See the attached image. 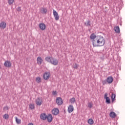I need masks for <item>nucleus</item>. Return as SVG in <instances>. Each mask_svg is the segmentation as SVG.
Segmentation results:
<instances>
[{
	"instance_id": "4",
	"label": "nucleus",
	"mask_w": 125,
	"mask_h": 125,
	"mask_svg": "<svg viewBox=\"0 0 125 125\" xmlns=\"http://www.w3.org/2000/svg\"><path fill=\"white\" fill-rule=\"evenodd\" d=\"M104 99H105L106 103L107 104H110L111 103V101L110 100V98L108 97V93H105L104 94Z\"/></svg>"
},
{
	"instance_id": "3",
	"label": "nucleus",
	"mask_w": 125,
	"mask_h": 125,
	"mask_svg": "<svg viewBox=\"0 0 125 125\" xmlns=\"http://www.w3.org/2000/svg\"><path fill=\"white\" fill-rule=\"evenodd\" d=\"M92 43L93 46H101L100 44H99V42H98V40L97 38H96V39H94L92 41Z\"/></svg>"
},
{
	"instance_id": "13",
	"label": "nucleus",
	"mask_w": 125,
	"mask_h": 125,
	"mask_svg": "<svg viewBox=\"0 0 125 125\" xmlns=\"http://www.w3.org/2000/svg\"><path fill=\"white\" fill-rule=\"evenodd\" d=\"M0 28H1V29H5V28H6V23L4 21H1L0 23Z\"/></svg>"
},
{
	"instance_id": "26",
	"label": "nucleus",
	"mask_w": 125,
	"mask_h": 125,
	"mask_svg": "<svg viewBox=\"0 0 125 125\" xmlns=\"http://www.w3.org/2000/svg\"><path fill=\"white\" fill-rule=\"evenodd\" d=\"M88 123L90 125H93V124L94 123V121H93V120H92V119H90L88 120Z\"/></svg>"
},
{
	"instance_id": "18",
	"label": "nucleus",
	"mask_w": 125,
	"mask_h": 125,
	"mask_svg": "<svg viewBox=\"0 0 125 125\" xmlns=\"http://www.w3.org/2000/svg\"><path fill=\"white\" fill-rule=\"evenodd\" d=\"M36 103L37 105L41 106V105H42V100H41V98H38L36 101Z\"/></svg>"
},
{
	"instance_id": "16",
	"label": "nucleus",
	"mask_w": 125,
	"mask_h": 125,
	"mask_svg": "<svg viewBox=\"0 0 125 125\" xmlns=\"http://www.w3.org/2000/svg\"><path fill=\"white\" fill-rule=\"evenodd\" d=\"M68 113H72L74 111V107L73 105H69L67 109Z\"/></svg>"
},
{
	"instance_id": "31",
	"label": "nucleus",
	"mask_w": 125,
	"mask_h": 125,
	"mask_svg": "<svg viewBox=\"0 0 125 125\" xmlns=\"http://www.w3.org/2000/svg\"><path fill=\"white\" fill-rule=\"evenodd\" d=\"M107 83H108V82H107L106 79L102 81V83L104 85L107 84Z\"/></svg>"
},
{
	"instance_id": "8",
	"label": "nucleus",
	"mask_w": 125,
	"mask_h": 125,
	"mask_svg": "<svg viewBox=\"0 0 125 125\" xmlns=\"http://www.w3.org/2000/svg\"><path fill=\"white\" fill-rule=\"evenodd\" d=\"M53 15L56 21H58V20H59V15H58V13H57V12H56V11L54 10H53Z\"/></svg>"
},
{
	"instance_id": "9",
	"label": "nucleus",
	"mask_w": 125,
	"mask_h": 125,
	"mask_svg": "<svg viewBox=\"0 0 125 125\" xmlns=\"http://www.w3.org/2000/svg\"><path fill=\"white\" fill-rule=\"evenodd\" d=\"M11 62H10L9 61H5L4 63V66H5V67H7V68H10V67H11Z\"/></svg>"
},
{
	"instance_id": "30",
	"label": "nucleus",
	"mask_w": 125,
	"mask_h": 125,
	"mask_svg": "<svg viewBox=\"0 0 125 125\" xmlns=\"http://www.w3.org/2000/svg\"><path fill=\"white\" fill-rule=\"evenodd\" d=\"M14 2V0H8V3L9 4H12Z\"/></svg>"
},
{
	"instance_id": "25",
	"label": "nucleus",
	"mask_w": 125,
	"mask_h": 125,
	"mask_svg": "<svg viewBox=\"0 0 125 125\" xmlns=\"http://www.w3.org/2000/svg\"><path fill=\"white\" fill-rule=\"evenodd\" d=\"M15 119L17 124H18V125H20V124H21V120L18 119L17 117H16Z\"/></svg>"
},
{
	"instance_id": "1",
	"label": "nucleus",
	"mask_w": 125,
	"mask_h": 125,
	"mask_svg": "<svg viewBox=\"0 0 125 125\" xmlns=\"http://www.w3.org/2000/svg\"><path fill=\"white\" fill-rule=\"evenodd\" d=\"M45 60L46 62L50 63V64H52V65H54V66L58 65V60L52 57L47 56L45 58Z\"/></svg>"
},
{
	"instance_id": "21",
	"label": "nucleus",
	"mask_w": 125,
	"mask_h": 125,
	"mask_svg": "<svg viewBox=\"0 0 125 125\" xmlns=\"http://www.w3.org/2000/svg\"><path fill=\"white\" fill-rule=\"evenodd\" d=\"M47 12V9L46 8L42 7V9L41 10V13H43L44 14H46Z\"/></svg>"
},
{
	"instance_id": "28",
	"label": "nucleus",
	"mask_w": 125,
	"mask_h": 125,
	"mask_svg": "<svg viewBox=\"0 0 125 125\" xmlns=\"http://www.w3.org/2000/svg\"><path fill=\"white\" fill-rule=\"evenodd\" d=\"M3 118L5 119V120H7V119L9 118V115L7 114H5L3 115Z\"/></svg>"
},
{
	"instance_id": "10",
	"label": "nucleus",
	"mask_w": 125,
	"mask_h": 125,
	"mask_svg": "<svg viewBox=\"0 0 125 125\" xmlns=\"http://www.w3.org/2000/svg\"><path fill=\"white\" fill-rule=\"evenodd\" d=\"M39 27L41 29V30H42V31H43L45 30V28H46V25H45V24L43 23H41L39 24Z\"/></svg>"
},
{
	"instance_id": "17",
	"label": "nucleus",
	"mask_w": 125,
	"mask_h": 125,
	"mask_svg": "<svg viewBox=\"0 0 125 125\" xmlns=\"http://www.w3.org/2000/svg\"><path fill=\"white\" fill-rule=\"evenodd\" d=\"M43 61V60H42V57H38L37 58V63L39 64V65H42V62Z\"/></svg>"
},
{
	"instance_id": "24",
	"label": "nucleus",
	"mask_w": 125,
	"mask_h": 125,
	"mask_svg": "<svg viewBox=\"0 0 125 125\" xmlns=\"http://www.w3.org/2000/svg\"><path fill=\"white\" fill-rule=\"evenodd\" d=\"M69 102H70L72 104H74L75 102H76V99L74 97L71 98L69 100Z\"/></svg>"
},
{
	"instance_id": "6",
	"label": "nucleus",
	"mask_w": 125,
	"mask_h": 125,
	"mask_svg": "<svg viewBox=\"0 0 125 125\" xmlns=\"http://www.w3.org/2000/svg\"><path fill=\"white\" fill-rule=\"evenodd\" d=\"M50 78V73L49 72H45L43 75V79L44 80H48Z\"/></svg>"
},
{
	"instance_id": "27",
	"label": "nucleus",
	"mask_w": 125,
	"mask_h": 125,
	"mask_svg": "<svg viewBox=\"0 0 125 125\" xmlns=\"http://www.w3.org/2000/svg\"><path fill=\"white\" fill-rule=\"evenodd\" d=\"M36 81L37 83H40L42 82V81L41 80V77H37Z\"/></svg>"
},
{
	"instance_id": "32",
	"label": "nucleus",
	"mask_w": 125,
	"mask_h": 125,
	"mask_svg": "<svg viewBox=\"0 0 125 125\" xmlns=\"http://www.w3.org/2000/svg\"><path fill=\"white\" fill-rule=\"evenodd\" d=\"M92 105H93V104L91 103H89L88 104V106L89 108H92Z\"/></svg>"
},
{
	"instance_id": "19",
	"label": "nucleus",
	"mask_w": 125,
	"mask_h": 125,
	"mask_svg": "<svg viewBox=\"0 0 125 125\" xmlns=\"http://www.w3.org/2000/svg\"><path fill=\"white\" fill-rule=\"evenodd\" d=\"M84 25H85V26H86V27H89L91 26V24H90V21H87L86 22H85L84 23Z\"/></svg>"
},
{
	"instance_id": "36",
	"label": "nucleus",
	"mask_w": 125,
	"mask_h": 125,
	"mask_svg": "<svg viewBox=\"0 0 125 125\" xmlns=\"http://www.w3.org/2000/svg\"><path fill=\"white\" fill-rule=\"evenodd\" d=\"M4 110H8V106H4Z\"/></svg>"
},
{
	"instance_id": "14",
	"label": "nucleus",
	"mask_w": 125,
	"mask_h": 125,
	"mask_svg": "<svg viewBox=\"0 0 125 125\" xmlns=\"http://www.w3.org/2000/svg\"><path fill=\"white\" fill-rule=\"evenodd\" d=\"M113 80L114 79H113V77H112V76L108 77L106 79V81L107 82V83H113Z\"/></svg>"
},
{
	"instance_id": "23",
	"label": "nucleus",
	"mask_w": 125,
	"mask_h": 125,
	"mask_svg": "<svg viewBox=\"0 0 125 125\" xmlns=\"http://www.w3.org/2000/svg\"><path fill=\"white\" fill-rule=\"evenodd\" d=\"M114 31L116 33H120V27L116 26L114 27Z\"/></svg>"
},
{
	"instance_id": "29",
	"label": "nucleus",
	"mask_w": 125,
	"mask_h": 125,
	"mask_svg": "<svg viewBox=\"0 0 125 125\" xmlns=\"http://www.w3.org/2000/svg\"><path fill=\"white\" fill-rule=\"evenodd\" d=\"M29 108L31 109V110H33V109H35V105L33 104H31L29 105Z\"/></svg>"
},
{
	"instance_id": "20",
	"label": "nucleus",
	"mask_w": 125,
	"mask_h": 125,
	"mask_svg": "<svg viewBox=\"0 0 125 125\" xmlns=\"http://www.w3.org/2000/svg\"><path fill=\"white\" fill-rule=\"evenodd\" d=\"M97 38V36H96V35H95V34H94V33H92L90 36V38L91 39V40H93V41L94 40H96V39Z\"/></svg>"
},
{
	"instance_id": "22",
	"label": "nucleus",
	"mask_w": 125,
	"mask_h": 125,
	"mask_svg": "<svg viewBox=\"0 0 125 125\" xmlns=\"http://www.w3.org/2000/svg\"><path fill=\"white\" fill-rule=\"evenodd\" d=\"M111 99H112V102H114L115 100H116V94L114 93H112L111 95Z\"/></svg>"
},
{
	"instance_id": "12",
	"label": "nucleus",
	"mask_w": 125,
	"mask_h": 125,
	"mask_svg": "<svg viewBox=\"0 0 125 125\" xmlns=\"http://www.w3.org/2000/svg\"><path fill=\"white\" fill-rule=\"evenodd\" d=\"M47 119L48 123H51L52 120H53V117H52V115L51 114H49L47 116Z\"/></svg>"
},
{
	"instance_id": "15",
	"label": "nucleus",
	"mask_w": 125,
	"mask_h": 125,
	"mask_svg": "<svg viewBox=\"0 0 125 125\" xmlns=\"http://www.w3.org/2000/svg\"><path fill=\"white\" fill-rule=\"evenodd\" d=\"M109 117L112 118V119H115V118L117 117V114H116V113L114 112V111H111L109 113Z\"/></svg>"
},
{
	"instance_id": "33",
	"label": "nucleus",
	"mask_w": 125,
	"mask_h": 125,
	"mask_svg": "<svg viewBox=\"0 0 125 125\" xmlns=\"http://www.w3.org/2000/svg\"><path fill=\"white\" fill-rule=\"evenodd\" d=\"M73 68H74V69H77L78 68V64H77V63H75V64H74L73 65Z\"/></svg>"
},
{
	"instance_id": "11",
	"label": "nucleus",
	"mask_w": 125,
	"mask_h": 125,
	"mask_svg": "<svg viewBox=\"0 0 125 125\" xmlns=\"http://www.w3.org/2000/svg\"><path fill=\"white\" fill-rule=\"evenodd\" d=\"M52 113L53 115H55V116H56L57 115H58V114H59V109H58V108L53 109L52 110Z\"/></svg>"
},
{
	"instance_id": "35",
	"label": "nucleus",
	"mask_w": 125,
	"mask_h": 125,
	"mask_svg": "<svg viewBox=\"0 0 125 125\" xmlns=\"http://www.w3.org/2000/svg\"><path fill=\"white\" fill-rule=\"evenodd\" d=\"M17 11H21V7H19L18 8H17Z\"/></svg>"
},
{
	"instance_id": "2",
	"label": "nucleus",
	"mask_w": 125,
	"mask_h": 125,
	"mask_svg": "<svg viewBox=\"0 0 125 125\" xmlns=\"http://www.w3.org/2000/svg\"><path fill=\"white\" fill-rule=\"evenodd\" d=\"M98 42H99L100 46H103L105 44V39L102 36H97Z\"/></svg>"
},
{
	"instance_id": "5",
	"label": "nucleus",
	"mask_w": 125,
	"mask_h": 125,
	"mask_svg": "<svg viewBox=\"0 0 125 125\" xmlns=\"http://www.w3.org/2000/svg\"><path fill=\"white\" fill-rule=\"evenodd\" d=\"M56 103L58 105H62L63 104V100L62 98L58 97L56 99Z\"/></svg>"
},
{
	"instance_id": "7",
	"label": "nucleus",
	"mask_w": 125,
	"mask_h": 125,
	"mask_svg": "<svg viewBox=\"0 0 125 125\" xmlns=\"http://www.w3.org/2000/svg\"><path fill=\"white\" fill-rule=\"evenodd\" d=\"M40 118L41 120H43V121H45L47 119V115H46L45 113H42L40 115Z\"/></svg>"
},
{
	"instance_id": "34",
	"label": "nucleus",
	"mask_w": 125,
	"mask_h": 125,
	"mask_svg": "<svg viewBox=\"0 0 125 125\" xmlns=\"http://www.w3.org/2000/svg\"><path fill=\"white\" fill-rule=\"evenodd\" d=\"M52 94L53 95H56V94H57V93H56V91H53Z\"/></svg>"
}]
</instances>
